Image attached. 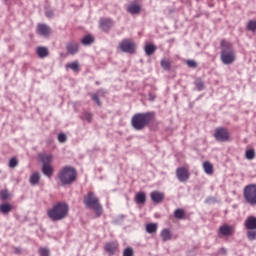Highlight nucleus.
I'll use <instances>...</instances> for the list:
<instances>
[{
  "mask_svg": "<svg viewBox=\"0 0 256 256\" xmlns=\"http://www.w3.org/2000/svg\"><path fill=\"white\" fill-rule=\"evenodd\" d=\"M155 119V112L137 113L132 116L131 125L136 131H143Z\"/></svg>",
  "mask_w": 256,
  "mask_h": 256,
  "instance_id": "f257e3e1",
  "label": "nucleus"
},
{
  "mask_svg": "<svg viewBox=\"0 0 256 256\" xmlns=\"http://www.w3.org/2000/svg\"><path fill=\"white\" fill-rule=\"evenodd\" d=\"M47 215L51 221H63L69 215V204L58 202L47 211Z\"/></svg>",
  "mask_w": 256,
  "mask_h": 256,
  "instance_id": "f03ea898",
  "label": "nucleus"
},
{
  "mask_svg": "<svg viewBox=\"0 0 256 256\" xmlns=\"http://www.w3.org/2000/svg\"><path fill=\"white\" fill-rule=\"evenodd\" d=\"M221 56L220 59L224 65H233L237 56L235 55V50H233V44L231 42L223 39L220 42Z\"/></svg>",
  "mask_w": 256,
  "mask_h": 256,
  "instance_id": "7ed1b4c3",
  "label": "nucleus"
},
{
  "mask_svg": "<svg viewBox=\"0 0 256 256\" xmlns=\"http://www.w3.org/2000/svg\"><path fill=\"white\" fill-rule=\"evenodd\" d=\"M83 203L85 207L95 211L96 217H101V215H103V206H101L99 198L95 196L94 192L89 191L86 195H84Z\"/></svg>",
  "mask_w": 256,
  "mask_h": 256,
  "instance_id": "20e7f679",
  "label": "nucleus"
},
{
  "mask_svg": "<svg viewBox=\"0 0 256 256\" xmlns=\"http://www.w3.org/2000/svg\"><path fill=\"white\" fill-rule=\"evenodd\" d=\"M58 177L62 185H72L77 181V170L71 166H65L59 171Z\"/></svg>",
  "mask_w": 256,
  "mask_h": 256,
  "instance_id": "39448f33",
  "label": "nucleus"
},
{
  "mask_svg": "<svg viewBox=\"0 0 256 256\" xmlns=\"http://www.w3.org/2000/svg\"><path fill=\"white\" fill-rule=\"evenodd\" d=\"M245 203L250 207H256V184H248L243 189Z\"/></svg>",
  "mask_w": 256,
  "mask_h": 256,
  "instance_id": "423d86ee",
  "label": "nucleus"
},
{
  "mask_svg": "<svg viewBox=\"0 0 256 256\" xmlns=\"http://www.w3.org/2000/svg\"><path fill=\"white\" fill-rule=\"evenodd\" d=\"M119 49L122 53H129L130 55H133V53L137 51V44H135L131 39H123L119 43Z\"/></svg>",
  "mask_w": 256,
  "mask_h": 256,
  "instance_id": "0eeeda50",
  "label": "nucleus"
},
{
  "mask_svg": "<svg viewBox=\"0 0 256 256\" xmlns=\"http://www.w3.org/2000/svg\"><path fill=\"white\" fill-rule=\"evenodd\" d=\"M214 138L221 143H227L231 139V134L227 128L218 127L214 130Z\"/></svg>",
  "mask_w": 256,
  "mask_h": 256,
  "instance_id": "6e6552de",
  "label": "nucleus"
},
{
  "mask_svg": "<svg viewBox=\"0 0 256 256\" xmlns=\"http://www.w3.org/2000/svg\"><path fill=\"white\" fill-rule=\"evenodd\" d=\"M176 176L178 181H180V183H185L186 181H189V177H190L189 170L185 167L177 168Z\"/></svg>",
  "mask_w": 256,
  "mask_h": 256,
  "instance_id": "1a4fd4ad",
  "label": "nucleus"
},
{
  "mask_svg": "<svg viewBox=\"0 0 256 256\" xmlns=\"http://www.w3.org/2000/svg\"><path fill=\"white\" fill-rule=\"evenodd\" d=\"M104 250L106 251V253H108V255H115V253L119 251V242H107L104 246Z\"/></svg>",
  "mask_w": 256,
  "mask_h": 256,
  "instance_id": "9d476101",
  "label": "nucleus"
},
{
  "mask_svg": "<svg viewBox=\"0 0 256 256\" xmlns=\"http://www.w3.org/2000/svg\"><path fill=\"white\" fill-rule=\"evenodd\" d=\"M36 33L42 37H49V35H51V27L47 24H38L36 27Z\"/></svg>",
  "mask_w": 256,
  "mask_h": 256,
  "instance_id": "9b49d317",
  "label": "nucleus"
},
{
  "mask_svg": "<svg viewBox=\"0 0 256 256\" xmlns=\"http://www.w3.org/2000/svg\"><path fill=\"white\" fill-rule=\"evenodd\" d=\"M111 27H113V20L109 18H102L100 20V29L104 31V33H109Z\"/></svg>",
  "mask_w": 256,
  "mask_h": 256,
  "instance_id": "f8f14e48",
  "label": "nucleus"
},
{
  "mask_svg": "<svg viewBox=\"0 0 256 256\" xmlns=\"http://www.w3.org/2000/svg\"><path fill=\"white\" fill-rule=\"evenodd\" d=\"M244 227L247 230H256V217L248 216L244 221Z\"/></svg>",
  "mask_w": 256,
  "mask_h": 256,
  "instance_id": "ddd939ff",
  "label": "nucleus"
},
{
  "mask_svg": "<svg viewBox=\"0 0 256 256\" xmlns=\"http://www.w3.org/2000/svg\"><path fill=\"white\" fill-rule=\"evenodd\" d=\"M150 198L153 203H163V199H165V194L159 191H153L150 194Z\"/></svg>",
  "mask_w": 256,
  "mask_h": 256,
  "instance_id": "4468645a",
  "label": "nucleus"
},
{
  "mask_svg": "<svg viewBox=\"0 0 256 256\" xmlns=\"http://www.w3.org/2000/svg\"><path fill=\"white\" fill-rule=\"evenodd\" d=\"M219 233L225 237H229V235H233V233H235V229H233L230 225L224 224L220 226Z\"/></svg>",
  "mask_w": 256,
  "mask_h": 256,
  "instance_id": "2eb2a0df",
  "label": "nucleus"
},
{
  "mask_svg": "<svg viewBox=\"0 0 256 256\" xmlns=\"http://www.w3.org/2000/svg\"><path fill=\"white\" fill-rule=\"evenodd\" d=\"M38 159L43 165H51V162L53 161V155L42 153L38 155Z\"/></svg>",
  "mask_w": 256,
  "mask_h": 256,
  "instance_id": "dca6fc26",
  "label": "nucleus"
},
{
  "mask_svg": "<svg viewBox=\"0 0 256 256\" xmlns=\"http://www.w3.org/2000/svg\"><path fill=\"white\" fill-rule=\"evenodd\" d=\"M66 49L70 55H75L79 51V44L75 42H70L66 45Z\"/></svg>",
  "mask_w": 256,
  "mask_h": 256,
  "instance_id": "f3484780",
  "label": "nucleus"
},
{
  "mask_svg": "<svg viewBox=\"0 0 256 256\" xmlns=\"http://www.w3.org/2000/svg\"><path fill=\"white\" fill-rule=\"evenodd\" d=\"M127 11L131 15H139L141 13V7L139 6V4H130L127 7Z\"/></svg>",
  "mask_w": 256,
  "mask_h": 256,
  "instance_id": "a211bd4d",
  "label": "nucleus"
},
{
  "mask_svg": "<svg viewBox=\"0 0 256 256\" xmlns=\"http://www.w3.org/2000/svg\"><path fill=\"white\" fill-rule=\"evenodd\" d=\"M147 201V195L145 194V192H138L135 196V202L138 205H145Z\"/></svg>",
  "mask_w": 256,
  "mask_h": 256,
  "instance_id": "6ab92c4d",
  "label": "nucleus"
},
{
  "mask_svg": "<svg viewBox=\"0 0 256 256\" xmlns=\"http://www.w3.org/2000/svg\"><path fill=\"white\" fill-rule=\"evenodd\" d=\"M174 217H175V219L183 221V220L187 219V213L185 212V209L178 208L174 211Z\"/></svg>",
  "mask_w": 256,
  "mask_h": 256,
  "instance_id": "aec40b11",
  "label": "nucleus"
},
{
  "mask_svg": "<svg viewBox=\"0 0 256 256\" xmlns=\"http://www.w3.org/2000/svg\"><path fill=\"white\" fill-rule=\"evenodd\" d=\"M36 53L40 59H45V57L49 56V49H47V47L40 46L37 48Z\"/></svg>",
  "mask_w": 256,
  "mask_h": 256,
  "instance_id": "412c9836",
  "label": "nucleus"
},
{
  "mask_svg": "<svg viewBox=\"0 0 256 256\" xmlns=\"http://www.w3.org/2000/svg\"><path fill=\"white\" fill-rule=\"evenodd\" d=\"M160 237L162 241H171L173 239V234H171V230L163 229L160 233Z\"/></svg>",
  "mask_w": 256,
  "mask_h": 256,
  "instance_id": "4be33fe9",
  "label": "nucleus"
},
{
  "mask_svg": "<svg viewBox=\"0 0 256 256\" xmlns=\"http://www.w3.org/2000/svg\"><path fill=\"white\" fill-rule=\"evenodd\" d=\"M42 173L46 175V177H53V166L51 164H45L42 166Z\"/></svg>",
  "mask_w": 256,
  "mask_h": 256,
  "instance_id": "5701e85b",
  "label": "nucleus"
},
{
  "mask_svg": "<svg viewBox=\"0 0 256 256\" xmlns=\"http://www.w3.org/2000/svg\"><path fill=\"white\" fill-rule=\"evenodd\" d=\"M0 211L3 213V215H8L13 211V206L10 203H4L0 205Z\"/></svg>",
  "mask_w": 256,
  "mask_h": 256,
  "instance_id": "b1692460",
  "label": "nucleus"
},
{
  "mask_svg": "<svg viewBox=\"0 0 256 256\" xmlns=\"http://www.w3.org/2000/svg\"><path fill=\"white\" fill-rule=\"evenodd\" d=\"M203 169L207 175H213L214 173L213 164L209 161L203 163Z\"/></svg>",
  "mask_w": 256,
  "mask_h": 256,
  "instance_id": "393cba45",
  "label": "nucleus"
},
{
  "mask_svg": "<svg viewBox=\"0 0 256 256\" xmlns=\"http://www.w3.org/2000/svg\"><path fill=\"white\" fill-rule=\"evenodd\" d=\"M158 227L157 223H148L146 224V232L149 234L157 233Z\"/></svg>",
  "mask_w": 256,
  "mask_h": 256,
  "instance_id": "a878e982",
  "label": "nucleus"
},
{
  "mask_svg": "<svg viewBox=\"0 0 256 256\" xmlns=\"http://www.w3.org/2000/svg\"><path fill=\"white\" fill-rule=\"evenodd\" d=\"M81 43L82 45H92V43H95V37L88 34L81 40Z\"/></svg>",
  "mask_w": 256,
  "mask_h": 256,
  "instance_id": "bb28decb",
  "label": "nucleus"
},
{
  "mask_svg": "<svg viewBox=\"0 0 256 256\" xmlns=\"http://www.w3.org/2000/svg\"><path fill=\"white\" fill-rule=\"evenodd\" d=\"M155 51H157V46L156 45H154V44H147L145 46V53H146V55L151 56V55H153V53H155Z\"/></svg>",
  "mask_w": 256,
  "mask_h": 256,
  "instance_id": "cd10ccee",
  "label": "nucleus"
},
{
  "mask_svg": "<svg viewBox=\"0 0 256 256\" xmlns=\"http://www.w3.org/2000/svg\"><path fill=\"white\" fill-rule=\"evenodd\" d=\"M40 180H41V176L37 172L33 173L30 176V183H31V185H38Z\"/></svg>",
  "mask_w": 256,
  "mask_h": 256,
  "instance_id": "c85d7f7f",
  "label": "nucleus"
},
{
  "mask_svg": "<svg viewBox=\"0 0 256 256\" xmlns=\"http://www.w3.org/2000/svg\"><path fill=\"white\" fill-rule=\"evenodd\" d=\"M66 69H71L72 71H76V72L79 71L80 69L79 62L75 61V62L66 64Z\"/></svg>",
  "mask_w": 256,
  "mask_h": 256,
  "instance_id": "c756f323",
  "label": "nucleus"
},
{
  "mask_svg": "<svg viewBox=\"0 0 256 256\" xmlns=\"http://www.w3.org/2000/svg\"><path fill=\"white\" fill-rule=\"evenodd\" d=\"M255 155V149H248L245 152V157L248 161H253V159H255Z\"/></svg>",
  "mask_w": 256,
  "mask_h": 256,
  "instance_id": "7c9ffc66",
  "label": "nucleus"
},
{
  "mask_svg": "<svg viewBox=\"0 0 256 256\" xmlns=\"http://www.w3.org/2000/svg\"><path fill=\"white\" fill-rule=\"evenodd\" d=\"M195 87L198 91H203L205 89V82L201 78L196 79Z\"/></svg>",
  "mask_w": 256,
  "mask_h": 256,
  "instance_id": "2f4dec72",
  "label": "nucleus"
},
{
  "mask_svg": "<svg viewBox=\"0 0 256 256\" xmlns=\"http://www.w3.org/2000/svg\"><path fill=\"white\" fill-rule=\"evenodd\" d=\"M246 29L248 31H252V33H255V31H256V20L248 21Z\"/></svg>",
  "mask_w": 256,
  "mask_h": 256,
  "instance_id": "473e14b6",
  "label": "nucleus"
},
{
  "mask_svg": "<svg viewBox=\"0 0 256 256\" xmlns=\"http://www.w3.org/2000/svg\"><path fill=\"white\" fill-rule=\"evenodd\" d=\"M246 237L248 241L256 240V230H247Z\"/></svg>",
  "mask_w": 256,
  "mask_h": 256,
  "instance_id": "72a5a7b5",
  "label": "nucleus"
},
{
  "mask_svg": "<svg viewBox=\"0 0 256 256\" xmlns=\"http://www.w3.org/2000/svg\"><path fill=\"white\" fill-rule=\"evenodd\" d=\"M160 64L161 67L165 69V71H169V69H171V61L167 59H162Z\"/></svg>",
  "mask_w": 256,
  "mask_h": 256,
  "instance_id": "f704fd0d",
  "label": "nucleus"
},
{
  "mask_svg": "<svg viewBox=\"0 0 256 256\" xmlns=\"http://www.w3.org/2000/svg\"><path fill=\"white\" fill-rule=\"evenodd\" d=\"M82 119L84 121H87L88 123H91V121L93 120V114L90 113V112H85L83 115H82Z\"/></svg>",
  "mask_w": 256,
  "mask_h": 256,
  "instance_id": "c9c22d12",
  "label": "nucleus"
},
{
  "mask_svg": "<svg viewBox=\"0 0 256 256\" xmlns=\"http://www.w3.org/2000/svg\"><path fill=\"white\" fill-rule=\"evenodd\" d=\"M17 165H19V160H17V158H11L9 161V167L11 169H15V167H17Z\"/></svg>",
  "mask_w": 256,
  "mask_h": 256,
  "instance_id": "e433bc0d",
  "label": "nucleus"
},
{
  "mask_svg": "<svg viewBox=\"0 0 256 256\" xmlns=\"http://www.w3.org/2000/svg\"><path fill=\"white\" fill-rule=\"evenodd\" d=\"M0 199H1L2 201H7V199H9V191H7V190H2V191L0 192Z\"/></svg>",
  "mask_w": 256,
  "mask_h": 256,
  "instance_id": "4c0bfd02",
  "label": "nucleus"
},
{
  "mask_svg": "<svg viewBox=\"0 0 256 256\" xmlns=\"http://www.w3.org/2000/svg\"><path fill=\"white\" fill-rule=\"evenodd\" d=\"M133 255H135V251L131 247L126 248L123 252V256H133Z\"/></svg>",
  "mask_w": 256,
  "mask_h": 256,
  "instance_id": "58836bf2",
  "label": "nucleus"
},
{
  "mask_svg": "<svg viewBox=\"0 0 256 256\" xmlns=\"http://www.w3.org/2000/svg\"><path fill=\"white\" fill-rule=\"evenodd\" d=\"M186 64L192 69H197V62L195 60H187Z\"/></svg>",
  "mask_w": 256,
  "mask_h": 256,
  "instance_id": "ea45409f",
  "label": "nucleus"
},
{
  "mask_svg": "<svg viewBox=\"0 0 256 256\" xmlns=\"http://www.w3.org/2000/svg\"><path fill=\"white\" fill-rule=\"evenodd\" d=\"M39 254L40 256H49V249L47 248H39Z\"/></svg>",
  "mask_w": 256,
  "mask_h": 256,
  "instance_id": "a19ab883",
  "label": "nucleus"
},
{
  "mask_svg": "<svg viewBox=\"0 0 256 256\" xmlns=\"http://www.w3.org/2000/svg\"><path fill=\"white\" fill-rule=\"evenodd\" d=\"M58 141L60 143H65V141H67V135L65 133H60L58 135Z\"/></svg>",
  "mask_w": 256,
  "mask_h": 256,
  "instance_id": "79ce46f5",
  "label": "nucleus"
},
{
  "mask_svg": "<svg viewBox=\"0 0 256 256\" xmlns=\"http://www.w3.org/2000/svg\"><path fill=\"white\" fill-rule=\"evenodd\" d=\"M91 97L95 101V103L100 107L101 100H99V96L97 94H92Z\"/></svg>",
  "mask_w": 256,
  "mask_h": 256,
  "instance_id": "37998d69",
  "label": "nucleus"
},
{
  "mask_svg": "<svg viewBox=\"0 0 256 256\" xmlns=\"http://www.w3.org/2000/svg\"><path fill=\"white\" fill-rule=\"evenodd\" d=\"M46 17H48L49 19H51V17H53V12H52V11H47V12H46Z\"/></svg>",
  "mask_w": 256,
  "mask_h": 256,
  "instance_id": "c03bdc74",
  "label": "nucleus"
},
{
  "mask_svg": "<svg viewBox=\"0 0 256 256\" xmlns=\"http://www.w3.org/2000/svg\"><path fill=\"white\" fill-rule=\"evenodd\" d=\"M220 253L226 254V253H227V250H225V248H221V249H220Z\"/></svg>",
  "mask_w": 256,
  "mask_h": 256,
  "instance_id": "a18cd8bd",
  "label": "nucleus"
}]
</instances>
